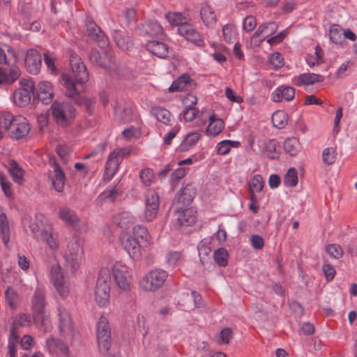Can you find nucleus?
<instances>
[{"instance_id":"obj_12","label":"nucleus","mask_w":357,"mask_h":357,"mask_svg":"<svg viewBox=\"0 0 357 357\" xmlns=\"http://www.w3.org/2000/svg\"><path fill=\"white\" fill-rule=\"evenodd\" d=\"M159 195L154 190H149L145 199L144 215L147 221L153 220L158 211Z\"/></svg>"},{"instance_id":"obj_62","label":"nucleus","mask_w":357,"mask_h":357,"mask_svg":"<svg viewBox=\"0 0 357 357\" xmlns=\"http://www.w3.org/2000/svg\"><path fill=\"white\" fill-rule=\"evenodd\" d=\"M270 62L274 66L275 68H281L284 64L283 58L279 52H274L271 55Z\"/></svg>"},{"instance_id":"obj_59","label":"nucleus","mask_w":357,"mask_h":357,"mask_svg":"<svg viewBox=\"0 0 357 357\" xmlns=\"http://www.w3.org/2000/svg\"><path fill=\"white\" fill-rule=\"evenodd\" d=\"M264 188L263 178L260 174H256L253 176L252 182L250 184V191L254 190L257 192H259Z\"/></svg>"},{"instance_id":"obj_61","label":"nucleus","mask_w":357,"mask_h":357,"mask_svg":"<svg viewBox=\"0 0 357 357\" xmlns=\"http://www.w3.org/2000/svg\"><path fill=\"white\" fill-rule=\"evenodd\" d=\"M322 269L327 281H331L334 278L336 271L331 264L324 263Z\"/></svg>"},{"instance_id":"obj_1","label":"nucleus","mask_w":357,"mask_h":357,"mask_svg":"<svg viewBox=\"0 0 357 357\" xmlns=\"http://www.w3.org/2000/svg\"><path fill=\"white\" fill-rule=\"evenodd\" d=\"M61 82L66 88L65 96L68 101L63 102H54L51 106L52 114L55 122L63 128L71 125L76 116V109L72 104L84 105L86 112L92 115L96 100L91 98H82L79 93V88L68 75L63 74Z\"/></svg>"},{"instance_id":"obj_35","label":"nucleus","mask_w":357,"mask_h":357,"mask_svg":"<svg viewBox=\"0 0 357 357\" xmlns=\"http://www.w3.org/2000/svg\"><path fill=\"white\" fill-rule=\"evenodd\" d=\"M200 15L204 24L206 26H213L216 23V17L213 8L207 5L204 4L200 10Z\"/></svg>"},{"instance_id":"obj_46","label":"nucleus","mask_w":357,"mask_h":357,"mask_svg":"<svg viewBox=\"0 0 357 357\" xmlns=\"http://www.w3.org/2000/svg\"><path fill=\"white\" fill-rule=\"evenodd\" d=\"M211 238H206L202 239L197 245L199 256L202 264L208 258V254L211 252L210 247Z\"/></svg>"},{"instance_id":"obj_8","label":"nucleus","mask_w":357,"mask_h":357,"mask_svg":"<svg viewBox=\"0 0 357 357\" xmlns=\"http://www.w3.org/2000/svg\"><path fill=\"white\" fill-rule=\"evenodd\" d=\"M96 338L101 351H107L111 346V331L107 318L101 316L97 324Z\"/></svg>"},{"instance_id":"obj_55","label":"nucleus","mask_w":357,"mask_h":357,"mask_svg":"<svg viewBox=\"0 0 357 357\" xmlns=\"http://www.w3.org/2000/svg\"><path fill=\"white\" fill-rule=\"evenodd\" d=\"M284 183L287 186L294 187L298 183L297 171L295 168L291 167L286 173Z\"/></svg>"},{"instance_id":"obj_51","label":"nucleus","mask_w":357,"mask_h":357,"mask_svg":"<svg viewBox=\"0 0 357 357\" xmlns=\"http://www.w3.org/2000/svg\"><path fill=\"white\" fill-rule=\"evenodd\" d=\"M165 18L172 25L177 26L178 28L180 26L188 24V19L179 13L169 12L165 15Z\"/></svg>"},{"instance_id":"obj_10","label":"nucleus","mask_w":357,"mask_h":357,"mask_svg":"<svg viewBox=\"0 0 357 357\" xmlns=\"http://www.w3.org/2000/svg\"><path fill=\"white\" fill-rule=\"evenodd\" d=\"M5 51L0 47V84H11L20 76L21 72L18 67L13 66L8 72L3 70L1 66L8 65Z\"/></svg>"},{"instance_id":"obj_48","label":"nucleus","mask_w":357,"mask_h":357,"mask_svg":"<svg viewBox=\"0 0 357 357\" xmlns=\"http://www.w3.org/2000/svg\"><path fill=\"white\" fill-rule=\"evenodd\" d=\"M151 113L158 121L162 122L165 125L169 124L171 113L169 110L164 107H155L152 109Z\"/></svg>"},{"instance_id":"obj_6","label":"nucleus","mask_w":357,"mask_h":357,"mask_svg":"<svg viewBox=\"0 0 357 357\" xmlns=\"http://www.w3.org/2000/svg\"><path fill=\"white\" fill-rule=\"evenodd\" d=\"M73 75H68L76 86L78 84L82 87V84L89 80V72L81 58L75 53H72L69 59Z\"/></svg>"},{"instance_id":"obj_53","label":"nucleus","mask_w":357,"mask_h":357,"mask_svg":"<svg viewBox=\"0 0 357 357\" xmlns=\"http://www.w3.org/2000/svg\"><path fill=\"white\" fill-rule=\"evenodd\" d=\"M343 29H342L338 25H333L329 31V36L331 40L335 43L342 45L344 43V38L342 37Z\"/></svg>"},{"instance_id":"obj_20","label":"nucleus","mask_w":357,"mask_h":357,"mask_svg":"<svg viewBox=\"0 0 357 357\" xmlns=\"http://www.w3.org/2000/svg\"><path fill=\"white\" fill-rule=\"evenodd\" d=\"M33 316L40 315L45 312L46 306L44 288L38 286L31 298Z\"/></svg>"},{"instance_id":"obj_58","label":"nucleus","mask_w":357,"mask_h":357,"mask_svg":"<svg viewBox=\"0 0 357 357\" xmlns=\"http://www.w3.org/2000/svg\"><path fill=\"white\" fill-rule=\"evenodd\" d=\"M323 161L327 165H332L336 159V153L333 148H326L322 153Z\"/></svg>"},{"instance_id":"obj_19","label":"nucleus","mask_w":357,"mask_h":357,"mask_svg":"<svg viewBox=\"0 0 357 357\" xmlns=\"http://www.w3.org/2000/svg\"><path fill=\"white\" fill-rule=\"evenodd\" d=\"M278 24L275 22H269L261 24L253 34L251 40L252 43L259 45L266 36L273 35L278 29Z\"/></svg>"},{"instance_id":"obj_41","label":"nucleus","mask_w":357,"mask_h":357,"mask_svg":"<svg viewBox=\"0 0 357 357\" xmlns=\"http://www.w3.org/2000/svg\"><path fill=\"white\" fill-rule=\"evenodd\" d=\"M0 232L3 244L8 246L10 241V227L7 215L3 212L0 213Z\"/></svg>"},{"instance_id":"obj_33","label":"nucleus","mask_w":357,"mask_h":357,"mask_svg":"<svg viewBox=\"0 0 357 357\" xmlns=\"http://www.w3.org/2000/svg\"><path fill=\"white\" fill-rule=\"evenodd\" d=\"M65 180L66 176L64 172L58 164H55L54 174L52 178V183L54 190L59 192H62L63 190Z\"/></svg>"},{"instance_id":"obj_42","label":"nucleus","mask_w":357,"mask_h":357,"mask_svg":"<svg viewBox=\"0 0 357 357\" xmlns=\"http://www.w3.org/2000/svg\"><path fill=\"white\" fill-rule=\"evenodd\" d=\"M300 149V142L296 137L287 138L284 142V150L291 156L297 155Z\"/></svg>"},{"instance_id":"obj_4","label":"nucleus","mask_w":357,"mask_h":357,"mask_svg":"<svg viewBox=\"0 0 357 357\" xmlns=\"http://www.w3.org/2000/svg\"><path fill=\"white\" fill-rule=\"evenodd\" d=\"M168 273L167 271L156 268L151 270L140 281V287L146 291H155L165 283Z\"/></svg>"},{"instance_id":"obj_22","label":"nucleus","mask_w":357,"mask_h":357,"mask_svg":"<svg viewBox=\"0 0 357 357\" xmlns=\"http://www.w3.org/2000/svg\"><path fill=\"white\" fill-rule=\"evenodd\" d=\"M89 59L93 64L106 70L112 69L110 58L106 53H100L97 50H91L89 54Z\"/></svg>"},{"instance_id":"obj_2","label":"nucleus","mask_w":357,"mask_h":357,"mask_svg":"<svg viewBox=\"0 0 357 357\" xmlns=\"http://www.w3.org/2000/svg\"><path fill=\"white\" fill-rule=\"evenodd\" d=\"M110 279L109 269H100L95 289V300L100 307H105L109 302Z\"/></svg>"},{"instance_id":"obj_36","label":"nucleus","mask_w":357,"mask_h":357,"mask_svg":"<svg viewBox=\"0 0 357 357\" xmlns=\"http://www.w3.org/2000/svg\"><path fill=\"white\" fill-rule=\"evenodd\" d=\"M8 172L14 182L19 185L23 184L24 171L16 161L11 160L10 162Z\"/></svg>"},{"instance_id":"obj_25","label":"nucleus","mask_w":357,"mask_h":357,"mask_svg":"<svg viewBox=\"0 0 357 357\" xmlns=\"http://www.w3.org/2000/svg\"><path fill=\"white\" fill-rule=\"evenodd\" d=\"M196 82L190 78L188 73H184L175 79L169 88V92L181 91L186 86L192 88L195 86Z\"/></svg>"},{"instance_id":"obj_15","label":"nucleus","mask_w":357,"mask_h":357,"mask_svg":"<svg viewBox=\"0 0 357 357\" xmlns=\"http://www.w3.org/2000/svg\"><path fill=\"white\" fill-rule=\"evenodd\" d=\"M42 56L36 50L29 49L27 50L24 58V66L26 70L33 75H37L41 68Z\"/></svg>"},{"instance_id":"obj_60","label":"nucleus","mask_w":357,"mask_h":357,"mask_svg":"<svg viewBox=\"0 0 357 357\" xmlns=\"http://www.w3.org/2000/svg\"><path fill=\"white\" fill-rule=\"evenodd\" d=\"M0 185L1 189L7 197H10L13 195L11 191V183L9 182L3 173L0 172Z\"/></svg>"},{"instance_id":"obj_43","label":"nucleus","mask_w":357,"mask_h":357,"mask_svg":"<svg viewBox=\"0 0 357 357\" xmlns=\"http://www.w3.org/2000/svg\"><path fill=\"white\" fill-rule=\"evenodd\" d=\"M143 31L148 36H155L162 34V26L155 20H149L143 25Z\"/></svg>"},{"instance_id":"obj_17","label":"nucleus","mask_w":357,"mask_h":357,"mask_svg":"<svg viewBox=\"0 0 357 357\" xmlns=\"http://www.w3.org/2000/svg\"><path fill=\"white\" fill-rule=\"evenodd\" d=\"M36 99L41 101L44 105H48L52 102L54 97L52 84L49 82H40L38 87H35Z\"/></svg>"},{"instance_id":"obj_49","label":"nucleus","mask_w":357,"mask_h":357,"mask_svg":"<svg viewBox=\"0 0 357 357\" xmlns=\"http://www.w3.org/2000/svg\"><path fill=\"white\" fill-rule=\"evenodd\" d=\"M33 319L36 324L38 325V328L42 330L44 333L50 332L52 329V325L50 319L48 317L42 314L40 315L33 316Z\"/></svg>"},{"instance_id":"obj_7","label":"nucleus","mask_w":357,"mask_h":357,"mask_svg":"<svg viewBox=\"0 0 357 357\" xmlns=\"http://www.w3.org/2000/svg\"><path fill=\"white\" fill-rule=\"evenodd\" d=\"M29 228L34 238L45 241L53 250L58 248L57 243L53 238L52 228L50 225H45L42 222L35 221L30 224Z\"/></svg>"},{"instance_id":"obj_23","label":"nucleus","mask_w":357,"mask_h":357,"mask_svg":"<svg viewBox=\"0 0 357 357\" xmlns=\"http://www.w3.org/2000/svg\"><path fill=\"white\" fill-rule=\"evenodd\" d=\"M294 96V88L284 85L279 86L271 93V100L275 102H281L282 98L287 101H290Z\"/></svg>"},{"instance_id":"obj_18","label":"nucleus","mask_w":357,"mask_h":357,"mask_svg":"<svg viewBox=\"0 0 357 357\" xmlns=\"http://www.w3.org/2000/svg\"><path fill=\"white\" fill-rule=\"evenodd\" d=\"M178 33L188 41L191 42L197 47L204 46V42L199 33L193 29L189 24L180 26L177 29Z\"/></svg>"},{"instance_id":"obj_32","label":"nucleus","mask_w":357,"mask_h":357,"mask_svg":"<svg viewBox=\"0 0 357 357\" xmlns=\"http://www.w3.org/2000/svg\"><path fill=\"white\" fill-rule=\"evenodd\" d=\"M135 222L134 217L128 211H123L121 213L114 215L112 217V222L119 227L126 229Z\"/></svg>"},{"instance_id":"obj_52","label":"nucleus","mask_w":357,"mask_h":357,"mask_svg":"<svg viewBox=\"0 0 357 357\" xmlns=\"http://www.w3.org/2000/svg\"><path fill=\"white\" fill-rule=\"evenodd\" d=\"M229 254L227 250L224 248L216 250L213 253L215 261L219 266L225 267L228 264Z\"/></svg>"},{"instance_id":"obj_16","label":"nucleus","mask_w":357,"mask_h":357,"mask_svg":"<svg viewBox=\"0 0 357 357\" xmlns=\"http://www.w3.org/2000/svg\"><path fill=\"white\" fill-rule=\"evenodd\" d=\"M112 273L116 285L122 290H128L130 281L127 276L126 266L120 262H116L113 266Z\"/></svg>"},{"instance_id":"obj_54","label":"nucleus","mask_w":357,"mask_h":357,"mask_svg":"<svg viewBox=\"0 0 357 357\" xmlns=\"http://www.w3.org/2000/svg\"><path fill=\"white\" fill-rule=\"evenodd\" d=\"M194 99L195 100L192 101V104L187 106L183 110V118L185 121L188 122L195 119L199 112V110L193 106L197 103V98L194 97Z\"/></svg>"},{"instance_id":"obj_57","label":"nucleus","mask_w":357,"mask_h":357,"mask_svg":"<svg viewBox=\"0 0 357 357\" xmlns=\"http://www.w3.org/2000/svg\"><path fill=\"white\" fill-rule=\"evenodd\" d=\"M326 252L335 259H340L343 256V250L338 244H329L326 247Z\"/></svg>"},{"instance_id":"obj_13","label":"nucleus","mask_w":357,"mask_h":357,"mask_svg":"<svg viewBox=\"0 0 357 357\" xmlns=\"http://www.w3.org/2000/svg\"><path fill=\"white\" fill-rule=\"evenodd\" d=\"M86 33L91 40L96 43L100 48L107 47L109 45L108 38L99 26L93 21H89L86 24Z\"/></svg>"},{"instance_id":"obj_3","label":"nucleus","mask_w":357,"mask_h":357,"mask_svg":"<svg viewBox=\"0 0 357 357\" xmlns=\"http://www.w3.org/2000/svg\"><path fill=\"white\" fill-rule=\"evenodd\" d=\"M20 85V87L14 91L13 98L17 106L24 107L30 103L32 96L33 100L36 99L35 84L31 79H22Z\"/></svg>"},{"instance_id":"obj_40","label":"nucleus","mask_w":357,"mask_h":357,"mask_svg":"<svg viewBox=\"0 0 357 357\" xmlns=\"http://www.w3.org/2000/svg\"><path fill=\"white\" fill-rule=\"evenodd\" d=\"M200 137V134L197 132H192L187 134L179 146L178 149L180 151L183 152L189 150V149L196 144Z\"/></svg>"},{"instance_id":"obj_34","label":"nucleus","mask_w":357,"mask_h":357,"mask_svg":"<svg viewBox=\"0 0 357 357\" xmlns=\"http://www.w3.org/2000/svg\"><path fill=\"white\" fill-rule=\"evenodd\" d=\"M119 195L120 192L116 186L112 188L109 186L96 197V202L101 206L107 200L114 202Z\"/></svg>"},{"instance_id":"obj_45","label":"nucleus","mask_w":357,"mask_h":357,"mask_svg":"<svg viewBox=\"0 0 357 357\" xmlns=\"http://www.w3.org/2000/svg\"><path fill=\"white\" fill-rule=\"evenodd\" d=\"M59 217L69 225H75L79 219L73 211L68 207H63L59 210Z\"/></svg>"},{"instance_id":"obj_38","label":"nucleus","mask_w":357,"mask_h":357,"mask_svg":"<svg viewBox=\"0 0 357 357\" xmlns=\"http://www.w3.org/2000/svg\"><path fill=\"white\" fill-rule=\"evenodd\" d=\"M324 77L316 73H303L298 77L297 85H310L314 83L322 82Z\"/></svg>"},{"instance_id":"obj_5","label":"nucleus","mask_w":357,"mask_h":357,"mask_svg":"<svg viewBox=\"0 0 357 357\" xmlns=\"http://www.w3.org/2000/svg\"><path fill=\"white\" fill-rule=\"evenodd\" d=\"M82 250L77 240L72 241L68 244L64 254L66 268L70 272H75L79 267L82 260Z\"/></svg>"},{"instance_id":"obj_11","label":"nucleus","mask_w":357,"mask_h":357,"mask_svg":"<svg viewBox=\"0 0 357 357\" xmlns=\"http://www.w3.org/2000/svg\"><path fill=\"white\" fill-rule=\"evenodd\" d=\"M58 327L59 333L63 337L73 336V325L69 312L63 306L59 305L57 308Z\"/></svg>"},{"instance_id":"obj_29","label":"nucleus","mask_w":357,"mask_h":357,"mask_svg":"<svg viewBox=\"0 0 357 357\" xmlns=\"http://www.w3.org/2000/svg\"><path fill=\"white\" fill-rule=\"evenodd\" d=\"M114 119L119 123H128L132 119L131 109L124 104L118 103L114 108Z\"/></svg>"},{"instance_id":"obj_30","label":"nucleus","mask_w":357,"mask_h":357,"mask_svg":"<svg viewBox=\"0 0 357 357\" xmlns=\"http://www.w3.org/2000/svg\"><path fill=\"white\" fill-rule=\"evenodd\" d=\"M225 128L222 119L217 118L215 114L209 117V124L206 128V133L208 136L215 137L219 135Z\"/></svg>"},{"instance_id":"obj_27","label":"nucleus","mask_w":357,"mask_h":357,"mask_svg":"<svg viewBox=\"0 0 357 357\" xmlns=\"http://www.w3.org/2000/svg\"><path fill=\"white\" fill-rule=\"evenodd\" d=\"M196 192V188L192 184H187L180 190L178 204H181L184 206H189L195 198Z\"/></svg>"},{"instance_id":"obj_44","label":"nucleus","mask_w":357,"mask_h":357,"mask_svg":"<svg viewBox=\"0 0 357 357\" xmlns=\"http://www.w3.org/2000/svg\"><path fill=\"white\" fill-rule=\"evenodd\" d=\"M46 345L50 351H55L58 349L63 354H66L68 351V347L63 340L53 337L46 340Z\"/></svg>"},{"instance_id":"obj_47","label":"nucleus","mask_w":357,"mask_h":357,"mask_svg":"<svg viewBox=\"0 0 357 357\" xmlns=\"http://www.w3.org/2000/svg\"><path fill=\"white\" fill-rule=\"evenodd\" d=\"M271 120L275 127L282 129L287 124L288 115L283 110H278L272 114Z\"/></svg>"},{"instance_id":"obj_50","label":"nucleus","mask_w":357,"mask_h":357,"mask_svg":"<svg viewBox=\"0 0 357 357\" xmlns=\"http://www.w3.org/2000/svg\"><path fill=\"white\" fill-rule=\"evenodd\" d=\"M14 120H15V116L10 112H0V129L10 130Z\"/></svg>"},{"instance_id":"obj_31","label":"nucleus","mask_w":357,"mask_h":357,"mask_svg":"<svg viewBox=\"0 0 357 357\" xmlns=\"http://www.w3.org/2000/svg\"><path fill=\"white\" fill-rule=\"evenodd\" d=\"M121 161L116 158V151L110 153L105 165L104 179L110 180L114 176Z\"/></svg>"},{"instance_id":"obj_39","label":"nucleus","mask_w":357,"mask_h":357,"mask_svg":"<svg viewBox=\"0 0 357 357\" xmlns=\"http://www.w3.org/2000/svg\"><path fill=\"white\" fill-rule=\"evenodd\" d=\"M132 236L145 247L149 244L151 236L147 229L140 225H135L132 229Z\"/></svg>"},{"instance_id":"obj_63","label":"nucleus","mask_w":357,"mask_h":357,"mask_svg":"<svg viewBox=\"0 0 357 357\" xmlns=\"http://www.w3.org/2000/svg\"><path fill=\"white\" fill-rule=\"evenodd\" d=\"M250 241L252 246L256 250H261L264 246V238L258 234L252 235Z\"/></svg>"},{"instance_id":"obj_37","label":"nucleus","mask_w":357,"mask_h":357,"mask_svg":"<svg viewBox=\"0 0 357 357\" xmlns=\"http://www.w3.org/2000/svg\"><path fill=\"white\" fill-rule=\"evenodd\" d=\"M264 153L266 156L271 159H276L280 156L278 142L276 139H269L264 143Z\"/></svg>"},{"instance_id":"obj_21","label":"nucleus","mask_w":357,"mask_h":357,"mask_svg":"<svg viewBox=\"0 0 357 357\" xmlns=\"http://www.w3.org/2000/svg\"><path fill=\"white\" fill-rule=\"evenodd\" d=\"M121 244L128 255L133 259H138L141 256V249L145 247L132 236H128L121 240Z\"/></svg>"},{"instance_id":"obj_24","label":"nucleus","mask_w":357,"mask_h":357,"mask_svg":"<svg viewBox=\"0 0 357 357\" xmlns=\"http://www.w3.org/2000/svg\"><path fill=\"white\" fill-rule=\"evenodd\" d=\"M147 51L160 59L168 57L169 48L167 44L157 40L149 41L146 44Z\"/></svg>"},{"instance_id":"obj_28","label":"nucleus","mask_w":357,"mask_h":357,"mask_svg":"<svg viewBox=\"0 0 357 357\" xmlns=\"http://www.w3.org/2000/svg\"><path fill=\"white\" fill-rule=\"evenodd\" d=\"M177 213V222L181 226L188 227L193 225L196 221V216L190 208H179L176 210Z\"/></svg>"},{"instance_id":"obj_56","label":"nucleus","mask_w":357,"mask_h":357,"mask_svg":"<svg viewBox=\"0 0 357 357\" xmlns=\"http://www.w3.org/2000/svg\"><path fill=\"white\" fill-rule=\"evenodd\" d=\"M44 62L47 68L48 72L51 74L56 75L58 73V69L56 66V58L49 52L44 54Z\"/></svg>"},{"instance_id":"obj_9","label":"nucleus","mask_w":357,"mask_h":357,"mask_svg":"<svg viewBox=\"0 0 357 357\" xmlns=\"http://www.w3.org/2000/svg\"><path fill=\"white\" fill-rule=\"evenodd\" d=\"M51 280L57 293L61 298L65 299L69 295V284L63 279L61 268L59 264L52 265L51 270Z\"/></svg>"},{"instance_id":"obj_26","label":"nucleus","mask_w":357,"mask_h":357,"mask_svg":"<svg viewBox=\"0 0 357 357\" xmlns=\"http://www.w3.org/2000/svg\"><path fill=\"white\" fill-rule=\"evenodd\" d=\"M112 38L117 46L122 50H128L133 47L132 40L125 31L114 29L112 31Z\"/></svg>"},{"instance_id":"obj_64","label":"nucleus","mask_w":357,"mask_h":357,"mask_svg":"<svg viewBox=\"0 0 357 357\" xmlns=\"http://www.w3.org/2000/svg\"><path fill=\"white\" fill-rule=\"evenodd\" d=\"M257 25L256 19L252 15L247 16L243 20V29L246 31H252Z\"/></svg>"},{"instance_id":"obj_14","label":"nucleus","mask_w":357,"mask_h":357,"mask_svg":"<svg viewBox=\"0 0 357 357\" xmlns=\"http://www.w3.org/2000/svg\"><path fill=\"white\" fill-rule=\"evenodd\" d=\"M10 137L15 139H23L30 131V126L26 118L22 116H15V120L10 129Z\"/></svg>"}]
</instances>
